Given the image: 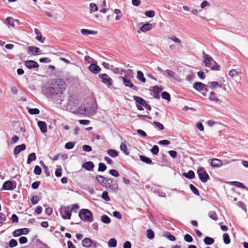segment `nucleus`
<instances>
[{"instance_id":"1","label":"nucleus","mask_w":248,"mask_h":248,"mask_svg":"<svg viewBox=\"0 0 248 248\" xmlns=\"http://www.w3.org/2000/svg\"><path fill=\"white\" fill-rule=\"evenodd\" d=\"M66 85L64 81L61 78L55 80V82H52L46 90V93L50 96H54L59 94H62L65 90Z\"/></svg>"},{"instance_id":"2","label":"nucleus","mask_w":248,"mask_h":248,"mask_svg":"<svg viewBox=\"0 0 248 248\" xmlns=\"http://www.w3.org/2000/svg\"><path fill=\"white\" fill-rule=\"evenodd\" d=\"M202 57L203 58V62L205 66L210 68L212 70H219L220 66L213 60V59L208 54L202 51Z\"/></svg>"},{"instance_id":"3","label":"nucleus","mask_w":248,"mask_h":248,"mask_svg":"<svg viewBox=\"0 0 248 248\" xmlns=\"http://www.w3.org/2000/svg\"><path fill=\"white\" fill-rule=\"evenodd\" d=\"M78 216L83 221L89 222L93 221V214L88 209H82L80 210L78 213Z\"/></svg>"},{"instance_id":"4","label":"nucleus","mask_w":248,"mask_h":248,"mask_svg":"<svg viewBox=\"0 0 248 248\" xmlns=\"http://www.w3.org/2000/svg\"><path fill=\"white\" fill-rule=\"evenodd\" d=\"M104 187L109 188L113 192H116L119 188L117 181L111 178H108Z\"/></svg>"},{"instance_id":"5","label":"nucleus","mask_w":248,"mask_h":248,"mask_svg":"<svg viewBox=\"0 0 248 248\" xmlns=\"http://www.w3.org/2000/svg\"><path fill=\"white\" fill-rule=\"evenodd\" d=\"M197 173L200 180L202 183H206L210 179L209 175L207 173L205 169L202 167L198 168Z\"/></svg>"},{"instance_id":"6","label":"nucleus","mask_w":248,"mask_h":248,"mask_svg":"<svg viewBox=\"0 0 248 248\" xmlns=\"http://www.w3.org/2000/svg\"><path fill=\"white\" fill-rule=\"evenodd\" d=\"M98 77L101 79V81L104 84L107 85L108 87H110L113 85L112 79L107 74H100Z\"/></svg>"},{"instance_id":"7","label":"nucleus","mask_w":248,"mask_h":248,"mask_svg":"<svg viewBox=\"0 0 248 248\" xmlns=\"http://www.w3.org/2000/svg\"><path fill=\"white\" fill-rule=\"evenodd\" d=\"M133 98L136 103V107L139 110H143V108L142 107H144V105L146 104V101L139 96L134 95L133 96Z\"/></svg>"},{"instance_id":"8","label":"nucleus","mask_w":248,"mask_h":248,"mask_svg":"<svg viewBox=\"0 0 248 248\" xmlns=\"http://www.w3.org/2000/svg\"><path fill=\"white\" fill-rule=\"evenodd\" d=\"M60 213L62 218L64 219H69L71 218V212L69 206L64 207L62 209H61L60 210Z\"/></svg>"},{"instance_id":"9","label":"nucleus","mask_w":248,"mask_h":248,"mask_svg":"<svg viewBox=\"0 0 248 248\" xmlns=\"http://www.w3.org/2000/svg\"><path fill=\"white\" fill-rule=\"evenodd\" d=\"M121 78L122 79L124 84L125 87L130 88L134 91H138V88L133 84L130 79L125 77H121Z\"/></svg>"},{"instance_id":"10","label":"nucleus","mask_w":248,"mask_h":248,"mask_svg":"<svg viewBox=\"0 0 248 248\" xmlns=\"http://www.w3.org/2000/svg\"><path fill=\"white\" fill-rule=\"evenodd\" d=\"M16 185L15 182L7 181L3 183L2 188L5 190H13L16 188Z\"/></svg>"},{"instance_id":"11","label":"nucleus","mask_w":248,"mask_h":248,"mask_svg":"<svg viewBox=\"0 0 248 248\" xmlns=\"http://www.w3.org/2000/svg\"><path fill=\"white\" fill-rule=\"evenodd\" d=\"M84 110L88 115H93L96 113V108L95 106L92 104V105L85 106Z\"/></svg>"},{"instance_id":"12","label":"nucleus","mask_w":248,"mask_h":248,"mask_svg":"<svg viewBox=\"0 0 248 248\" xmlns=\"http://www.w3.org/2000/svg\"><path fill=\"white\" fill-rule=\"evenodd\" d=\"M29 232V230L28 228H22L16 229L13 232V235L14 237H18L22 234H27Z\"/></svg>"},{"instance_id":"13","label":"nucleus","mask_w":248,"mask_h":248,"mask_svg":"<svg viewBox=\"0 0 248 248\" xmlns=\"http://www.w3.org/2000/svg\"><path fill=\"white\" fill-rule=\"evenodd\" d=\"M208 163L213 168H218L223 165L222 161L217 158H214L208 160Z\"/></svg>"},{"instance_id":"14","label":"nucleus","mask_w":248,"mask_h":248,"mask_svg":"<svg viewBox=\"0 0 248 248\" xmlns=\"http://www.w3.org/2000/svg\"><path fill=\"white\" fill-rule=\"evenodd\" d=\"M25 66L29 69H31L34 68H38L39 64L38 63L32 60H28L25 61Z\"/></svg>"},{"instance_id":"15","label":"nucleus","mask_w":248,"mask_h":248,"mask_svg":"<svg viewBox=\"0 0 248 248\" xmlns=\"http://www.w3.org/2000/svg\"><path fill=\"white\" fill-rule=\"evenodd\" d=\"M157 70L162 74H164V73H165L166 75L169 77H170L172 78H175V73L170 70L168 69L164 71L159 66L157 67Z\"/></svg>"},{"instance_id":"16","label":"nucleus","mask_w":248,"mask_h":248,"mask_svg":"<svg viewBox=\"0 0 248 248\" xmlns=\"http://www.w3.org/2000/svg\"><path fill=\"white\" fill-rule=\"evenodd\" d=\"M27 52L28 54H31L32 55L38 54L40 49L39 47L35 46H30L27 48Z\"/></svg>"},{"instance_id":"17","label":"nucleus","mask_w":248,"mask_h":248,"mask_svg":"<svg viewBox=\"0 0 248 248\" xmlns=\"http://www.w3.org/2000/svg\"><path fill=\"white\" fill-rule=\"evenodd\" d=\"M94 167V164L92 161L85 162L82 165V167L88 171L93 170Z\"/></svg>"},{"instance_id":"18","label":"nucleus","mask_w":248,"mask_h":248,"mask_svg":"<svg viewBox=\"0 0 248 248\" xmlns=\"http://www.w3.org/2000/svg\"><path fill=\"white\" fill-rule=\"evenodd\" d=\"M26 145L25 144H21L16 146L14 149V154L15 155H17L21 152L24 151L26 149Z\"/></svg>"},{"instance_id":"19","label":"nucleus","mask_w":248,"mask_h":248,"mask_svg":"<svg viewBox=\"0 0 248 248\" xmlns=\"http://www.w3.org/2000/svg\"><path fill=\"white\" fill-rule=\"evenodd\" d=\"M89 69L91 72L95 74H97L101 70L100 67L94 63H91L89 67Z\"/></svg>"},{"instance_id":"20","label":"nucleus","mask_w":248,"mask_h":248,"mask_svg":"<svg viewBox=\"0 0 248 248\" xmlns=\"http://www.w3.org/2000/svg\"><path fill=\"white\" fill-rule=\"evenodd\" d=\"M206 85L200 82H197L193 84V87L194 89L198 92H202L203 90L204 87H206Z\"/></svg>"},{"instance_id":"21","label":"nucleus","mask_w":248,"mask_h":248,"mask_svg":"<svg viewBox=\"0 0 248 248\" xmlns=\"http://www.w3.org/2000/svg\"><path fill=\"white\" fill-rule=\"evenodd\" d=\"M107 179L108 178H106L102 175H97L96 176V180L98 183L103 187H105V185L106 184Z\"/></svg>"},{"instance_id":"22","label":"nucleus","mask_w":248,"mask_h":248,"mask_svg":"<svg viewBox=\"0 0 248 248\" xmlns=\"http://www.w3.org/2000/svg\"><path fill=\"white\" fill-rule=\"evenodd\" d=\"M37 124L41 131L43 133H45L47 132V126L45 122L39 121L37 122Z\"/></svg>"},{"instance_id":"23","label":"nucleus","mask_w":248,"mask_h":248,"mask_svg":"<svg viewBox=\"0 0 248 248\" xmlns=\"http://www.w3.org/2000/svg\"><path fill=\"white\" fill-rule=\"evenodd\" d=\"M34 31L35 34L36 35L35 37L36 39L41 43H44L45 40V38L43 37L42 34L39 30L37 29H34Z\"/></svg>"},{"instance_id":"24","label":"nucleus","mask_w":248,"mask_h":248,"mask_svg":"<svg viewBox=\"0 0 248 248\" xmlns=\"http://www.w3.org/2000/svg\"><path fill=\"white\" fill-rule=\"evenodd\" d=\"M93 244L92 240L89 238H84L82 241V245L83 247L88 248Z\"/></svg>"},{"instance_id":"25","label":"nucleus","mask_w":248,"mask_h":248,"mask_svg":"<svg viewBox=\"0 0 248 248\" xmlns=\"http://www.w3.org/2000/svg\"><path fill=\"white\" fill-rule=\"evenodd\" d=\"M206 86L212 90H214L217 87H221V85L217 81L209 82Z\"/></svg>"},{"instance_id":"26","label":"nucleus","mask_w":248,"mask_h":248,"mask_svg":"<svg viewBox=\"0 0 248 248\" xmlns=\"http://www.w3.org/2000/svg\"><path fill=\"white\" fill-rule=\"evenodd\" d=\"M152 28V25L150 23H146L142 25L140 28L142 32H146L150 31Z\"/></svg>"},{"instance_id":"27","label":"nucleus","mask_w":248,"mask_h":248,"mask_svg":"<svg viewBox=\"0 0 248 248\" xmlns=\"http://www.w3.org/2000/svg\"><path fill=\"white\" fill-rule=\"evenodd\" d=\"M121 150L126 155H128L129 152H128V149L126 147L125 142H122L120 145Z\"/></svg>"},{"instance_id":"28","label":"nucleus","mask_w":248,"mask_h":248,"mask_svg":"<svg viewBox=\"0 0 248 248\" xmlns=\"http://www.w3.org/2000/svg\"><path fill=\"white\" fill-rule=\"evenodd\" d=\"M139 157L141 161H142L146 164H153L152 160L150 158H149L147 156H144L142 155H140Z\"/></svg>"},{"instance_id":"29","label":"nucleus","mask_w":248,"mask_h":248,"mask_svg":"<svg viewBox=\"0 0 248 248\" xmlns=\"http://www.w3.org/2000/svg\"><path fill=\"white\" fill-rule=\"evenodd\" d=\"M137 79L142 82L145 83L146 82V78L144 77V74L141 71H137Z\"/></svg>"},{"instance_id":"30","label":"nucleus","mask_w":248,"mask_h":248,"mask_svg":"<svg viewBox=\"0 0 248 248\" xmlns=\"http://www.w3.org/2000/svg\"><path fill=\"white\" fill-rule=\"evenodd\" d=\"M14 21L15 20L13 18L11 17H8L6 18L4 23L8 26L14 27L15 26Z\"/></svg>"},{"instance_id":"31","label":"nucleus","mask_w":248,"mask_h":248,"mask_svg":"<svg viewBox=\"0 0 248 248\" xmlns=\"http://www.w3.org/2000/svg\"><path fill=\"white\" fill-rule=\"evenodd\" d=\"M81 33L83 35H88L90 34H96L97 33V32L93 31H91L89 30L83 29L81 30Z\"/></svg>"},{"instance_id":"32","label":"nucleus","mask_w":248,"mask_h":248,"mask_svg":"<svg viewBox=\"0 0 248 248\" xmlns=\"http://www.w3.org/2000/svg\"><path fill=\"white\" fill-rule=\"evenodd\" d=\"M209 99H210V100L216 102H218L220 101V100L216 96V93L214 92H210V95L209 96Z\"/></svg>"},{"instance_id":"33","label":"nucleus","mask_w":248,"mask_h":248,"mask_svg":"<svg viewBox=\"0 0 248 248\" xmlns=\"http://www.w3.org/2000/svg\"><path fill=\"white\" fill-rule=\"evenodd\" d=\"M186 178L192 179L195 177V173L193 170H190L187 173H184L183 174Z\"/></svg>"},{"instance_id":"34","label":"nucleus","mask_w":248,"mask_h":248,"mask_svg":"<svg viewBox=\"0 0 248 248\" xmlns=\"http://www.w3.org/2000/svg\"><path fill=\"white\" fill-rule=\"evenodd\" d=\"M203 242L206 245H211L214 243L215 240L213 238L210 237L206 236L203 240Z\"/></svg>"},{"instance_id":"35","label":"nucleus","mask_w":248,"mask_h":248,"mask_svg":"<svg viewBox=\"0 0 248 248\" xmlns=\"http://www.w3.org/2000/svg\"><path fill=\"white\" fill-rule=\"evenodd\" d=\"M36 159V154L34 153H31L28 156L27 164H29L32 161L35 160Z\"/></svg>"},{"instance_id":"36","label":"nucleus","mask_w":248,"mask_h":248,"mask_svg":"<svg viewBox=\"0 0 248 248\" xmlns=\"http://www.w3.org/2000/svg\"><path fill=\"white\" fill-rule=\"evenodd\" d=\"M100 220L103 223L105 224H109L111 221L110 218L106 215H102L101 217Z\"/></svg>"},{"instance_id":"37","label":"nucleus","mask_w":248,"mask_h":248,"mask_svg":"<svg viewBox=\"0 0 248 248\" xmlns=\"http://www.w3.org/2000/svg\"><path fill=\"white\" fill-rule=\"evenodd\" d=\"M108 154L112 157H115L118 155V153L116 150L109 149L107 151Z\"/></svg>"},{"instance_id":"38","label":"nucleus","mask_w":248,"mask_h":248,"mask_svg":"<svg viewBox=\"0 0 248 248\" xmlns=\"http://www.w3.org/2000/svg\"><path fill=\"white\" fill-rule=\"evenodd\" d=\"M109 248H115L117 246V240L115 238H111L108 243Z\"/></svg>"},{"instance_id":"39","label":"nucleus","mask_w":248,"mask_h":248,"mask_svg":"<svg viewBox=\"0 0 248 248\" xmlns=\"http://www.w3.org/2000/svg\"><path fill=\"white\" fill-rule=\"evenodd\" d=\"M28 112L30 114H38L40 113V110L37 108H27Z\"/></svg>"},{"instance_id":"40","label":"nucleus","mask_w":248,"mask_h":248,"mask_svg":"<svg viewBox=\"0 0 248 248\" xmlns=\"http://www.w3.org/2000/svg\"><path fill=\"white\" fill-rule=\"evenodd\" d=\"M208 216L211 218L212 219L217 221L218 219V217L217 216V215L215 211H210L208 213Z\"/></svg>"},{"instance_id":"41","label":"nucleus","mask_w":248,"mask_h":248,"mask_svg":"<svg viewBox=\"0 0 248 248\" xmlns=\"http://www.w3.org/2000/svg\"><path fill=\"white\" fill-rule=\"evenodd\" d=\"M163 88L162 87H159L158 86H155L153 87V90L152 91L155 94H158L160 93L162 90Z\"/></svg>"},{"instance_id":"42","label":"nucleus","mask_w":248,"mask_h":248,"mask_svg":"<svg viewBox=\"0 0 248 248\" xmlns=\"http://www.w3.org/2000/svg\"><path fill=\"white\" fill-rule=\"evenodd\" d=\"M161 96L163 99L166 100L169 102L170 100V96L167 92H162L161 93Z\"/></svg>"},{"instance_id":"43","label":"nucleus","mask_w":248,"mask_h":248,"mask_svg":"<svg viewBox=\"0 0 248 248\" xmlns=\"http://www.w3.org/2000/svg\"><path fill=\"white\" fill-rule=\"evenodd\" d=\"M223 241L225 244H229L231 242L230 237L228 233H225L223 235Z\"/></svg>"},{"instance_id":"44","label":"nucleus","mask_w":248,"mask_h":248,"mask_svg":"<svg viewBox=\"0 0 248 248\" xmlns=\"http://www.w3.org/2000/svg\"><path fill=\"white\" fill-rule=\"evenodd\" d=\"M89 6L91 13L96 12L98 11V7L95 3H91Z\"/></svg>"},{"instance_id":"45","label":"nucleus","mask_w":248,"mask_h":248,"mask_svg":"<svg viewBox=\"0 0 248 248\" xmlns=\"http://www.w3.org/2000/svg\"><path fill=\"white\" fill-rule=\"evenodd\" d=\"M101 197L106 202H109L110 201V198L108 196V192L106 191L103 192Z\"/></svg>"},{"instance_id":"46","label":"nucleus","mask_w":248,"mask_h":248,"mask_svg":"<svg viewBox=\"0 0 248 248\" xmlns=\"http://www.w3.org/2000/svg\"><path fill=\"white\" fill-rule=\"evenodd\" d=\"M232 184L238 187L242 188H246L247 189L248 187H247L244 185V184H243L241 182H237V181H233L232 182Z\"/></svg>"},{"instance_id":"47","label":"nucleus","mask_w":248,"mask_h":248,"mask_svg":"<svg viewBox=\"0 0 248 248\" xmlns=\"http://www.w3.org/2000/svg\"><path fill=\"white\" fill-rule=\"evenodd\" d=\"M107 166L103 163H99L98 164V171L103 172L107 170Z\"/></svg>"},{"instance_id":"48","label":"nucleus","mask_w":248,"mask_h":248,"mask_svg":"<svg viewBox=\"0 0 248 248\" xmlns=\"http://www.w3.org/2000/svg\"><path fill=\"white\" fill-rule=\"evenodd\" d=\"M189 187H190L191 190L193 192V193L195 195H196L197 196L200 195L199 190L194 185H193L192 184H190Z\"/></svg>"},{"instance_id":"49","label":"nucleus","mask_w":248,"mask_h":248,"mask_svg":"<svg viewBox=\"0 0 248 248\" xmlns=\"http://www.w3.org/2000/svg\"><path fill=\"white\" fill-rule=\"evenodd\" d=\"M147 237L150 239H152L155 237L154 232L151 229H148L147 231Z\"/></svg>"},{"instance_id":"50","label":"nucleus","mask_w":248,"mask_h":248,"mask_svg":"<svg viewBox=\"0 0 248 248\" xmlns=\"http://www.w3.org/2000/svg\"><path fill=\"white\" fill-rule=\"evenodd\" d=\"M239 74V72L236 69H232L229 73V76L233 78L236 77Z\"/></svg>"},{"instance_id":"51","label":"nucleus","mask_w":248,"mask_h":248,"mask_svg":"<svg viewBox=\"0 0 248 248\" xmlns=\"http://www.w3.org/2000/svg\"><path fill=\"white\" fill-rule=\"evenodd\" d=\"M151 152L154 155H157L159 152V148L157 145H154L151 149Z\"/></svg>"},{"instance_id":"52","label":"nucleus","mask_w":248,"mask_h":248,"mask_svg":"<svg viewBox=\"0 0 248 248\" xmlns=\"http://www.w3.org/2000/svg\"><path fill=\"white\" fill-rule=\"evenodd\" d=\"M109 173L114 176V177H118L119 176L120 174H119V173L118 172V171L116 170H114V169H111L109 170Z\"/></svg>"},{"instance_id":"53","label":"nucleus","mask_w":248,"mask_h":248,"mask_svg":"<svg viewBox=\"0 0 248 248\" xmlns=\"http://www.w3.org/2000/svg\"><path fill=\"white\" fill-rule=\"evenodd\" d=\"M75 143L74 142H68L65 144V148L66 149H72L75 146Z\"/></svg>"},{"instance_id":"54","label":"nucleus","mask_w":248,"mask_h":248,"mask_svg":"<svg viewBox=\"0 0 248 248\" xmlns=\"http://www.w3.org/2000/svg\"><path fill=\"white\" fill-rule=\"evenodd\" d=\"M39 199L37 196H33L31 199V201L33 205H35L38 203Z\"/></svg>"},{"instance_id":"55","label":"nucleus","mask_w":248,"mask_h":248,"mask_svg":"<svg viewBox=\"0 0 248 248\" xmlns=\"http://www.w3.org/2000/svg\"><path fill=\"white\" fill-rule=\"evenodd\" d=\"M42 170L41 168L39 166H36L34 167V173L36 175H39L41 174Z\"/></svg>"},{"instance_id":"56","label":"nucleus","mask_w":248,"mask_h":248,"mask_svg":"<svg viewBox=\"0 0 248 248\" xmlns=\"http://www.w3.org/2000/svg\"><path fill=\"white\" fill-rule=\"evenodd\" d=\"M79 209V205L78 204H74L71 205V207H70V210L71 212L73 211L74 212L76 213L78 210Z\"/></svg>"},{"instance_id":"57","label":"nucleus","mask_w":248,"mask_h":248,"mask_svg":"<svg viewBox=\"0 0 248 248\" xmlns=\"http://www.w3.org/2000/svg\"><path fill=\"white\" fill-rule=\"evenodd\" d=\"M17 245V241L15 239H11L9 242V246L11 248H14Z\"/></svg>"},{"instance_id":"58","label":"nucleus","mask_w":248,"mask_h":248,"mask_svg":"<svg viewBox=\"0 0 248 248\" xmlns=\"http://www.w3.org/2000/svg\"><path fill=\"white\" fill-rule=\"evenodd\" d=\"M145 15L148 17H153L155 16V13L153 10H150V11H146L145 13Z\"/></svg>"},{"instance_id":"59","label":"nucleus","mask_w":248,"mask_h":248,"mask_svg":"<svg viewBox=\"0 0 248 248\" xmlns=\"http://www.w3.org/2000/svg\"><path fill=\"white\" fill-rule=\"evenodd\" d=\"M184 240L185 241L188 242V243H191L193 241L192 237H191V236L190 235H189L188 234H186L184 236Z\"/></svg>"},{"instance_id":"60","label":"nucleus","mask_w":248,"mask_h":248,"mask_svg":"<svg viewBox=\"0 0 248 248\" xmlns=\"http://www.w3.org/2000/svg\"><path fill=\"white\" fill-rule=\"evenodd\" d=\"M28 242V239L26 237L21 236L19 238V242L20 244H26Z\"/></svg>"},{"instance_id":"61","label":"nucleus","mask_w":248,"mask_h":248,"mask_svg":"<svg viewBox=\"0 0 248 248\" xmlns=\"http://www.w3.org/2000/svg\"><path fill=\"white\" fill-rule=\"evenodd\" d=\"M167 238L171 241H174L175 237L174 235H172L170 232H167L166 234Z\"/></svg>"},{"instance_id":"62","label":"nucleus","mask_w":248,"mask_h":248,"mask_svg":"<svg viewBox=\"0 0 248 248\" xmlns=\"http://www.w3.org/2000/svg\"><path fill=\"white\" fill-rule=\"evenodd\" d=\"M153 123L159 129L163 130L164 129V126L160 123L154 121Z\"/></svg>"},{"instance_id":"63","label":"nucleus","mask_w":248,"mask_h":248,"mask_svg":"<svg viewBox=\"0 0 248 248\" xmlns=\"http://www.w3.org/2000/svg\"><path fill=\"white\" fill-rule=\"evenodd\" d=\"M83 150L85 152H90L92 151V147L88 145H84L82 147Z\"/></svg>"},{"instance_id":"64","label":"nucleus","mask_w":248,"mask_h":248,"mask_svg":"<svg viewBox=\"0 0 248 248\" xmlns=\"http://www.w3.org/2000/svg\"><path fill=\"white\" fill-rule=\"evenodd\" d=\"M170 141L169 140H164L158 141V143L160 145H167L170 144Z\"/></svg>"}]
</instances>
